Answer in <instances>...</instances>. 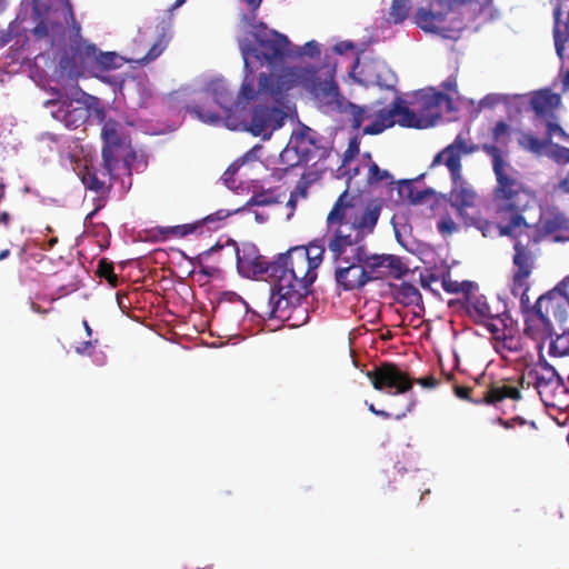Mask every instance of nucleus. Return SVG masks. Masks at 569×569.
<instances>
[{"instance_id": "1", "label": "nucleus", "mask_w": 569, "mask_h": 569, "mask_svg": "<svg viewBox=\"0 0 569 569\" xmlns=\"http://www.w3.org/2000/svg\"><path fill=\"white\" fill-rule=\"evenodd\" d=\"M481 150L491 157L496 186L492 190V209L497 221L482 217H468L467 226L475 227L485 238L507 237L512 241V270L510 292L519 298L522 312L530 303V298H523L522 263L527 261V246L533 238L528 231L526 213L536 204L535 192L520 179V174L502 157L501 150L495 144L485 143Z\"/></svg>"}, {"instance_id": "2", "label": "nucleus", "mask_w": 569, "mask_h": 569, "mask_svg": "<svg viewBox=\"0 0 569 569\" xmlns=\"http://www.w3.org/2000/svg\"><path fill=\"white\" fill-rule=\"evenodd\" d=\"M323 253V246L310 243L290 248L268 261L254 250L240 256L237 249V266L247 277L268 274L270 293L262 311L269 318L289 319L290 309L300 306L310 293Z\"/></svg>"}, {"instance_id": "3", "label": "nucleus", "mask_w": 569, "mask_h": 569, "mask_svg": "<svg viewBox=\"0 0 569 569\" xmlns=\"http://www.w3.org/2000/svg\"><path fill=\"white\" fill-rule=\"evenodd\" d=\"M568 289L569 276L521 312L523 335L533 340L539 350L549 340V355L552 357L569 356Z\"/></svg>"}, {"instance_id": "4", "label": "nucleus", "mask_w": 569, "mask_h": 569, "mask_svg": "<svg viewBox=\"0 0 569 569\" xmlns=\"http://www.w3.org/2000/svg\"><path fill=\"white\" fill-rule=\"evenodd\" d=\"M352 200L347 190L338 197L326 219L325 243L312 242L327 248L331 257L362 251V241L373 232L379 220L380 206L368 204L359 211Z\"/></svg>"}, {"instance_id": "5", "label": "nucleus", "mask_w": 569, "mask_h": 569, "mask_svg": "<svg viewBox=\"0 0 569 569\" xmlns=\"http://www.w3.org/2000/svg\"><path fill=\"white\" fill-rule=\"evenodd\" d=\"M289 88L282 77L261 72L258 79V89L256 90L259 93H257L254 100H260L264 103L270 102L272 106L263 103L254 106L250 121L243 122L246 130L256 137H267V131H269L268 136H270L272 131L281 128L287 117L283 107Z\"/></svg>"}, {"instance_id": "6", "label": "nucleus", "mask_w": 569, "mask_h": 569, "mask_svg": "<svg viewBox=\"0 0 569 569\" xmlns=\"http://www.w3.org/2000/svg\"><path fill=\"white\" fill-rule=\"evenodd\" d=\"M479 149L476 144H468L466 139L458 134L453 142L438 152L431 163V167L445 164L451 177L452 189L449 193V202L457 213L465 220L466 209L476 204L477 192L463 180L461 174V157L476 152Z\"/></svg>"}, {"instance_id": "7", "label": "nucleus", "mask_w": 569, "mask_h": 569, "mask_svg": "<svg viewBox=\"0 0 569 569\" xmlns=\"http://www.w3.org/2000/svg\"><path fill=\"white\" fill-rule=\"evenodd\" d=\"M528 232L533 237L528 242L527 253L528 259L522 263V289L523 298H530L528 292L530 290V278L536 268L537 257L540 252V243L548 236H555L556 241L565 239V234L569 233V218L561 212L550 213L546 219H539L537 222H529L527 220ZM521 232L527 230L521 229Z\"/></svg>"}, {"instance_id": "8", "label": "nucleus", "mask_w": 569, "mask_h": 569, "mask_svg": "<svg viewBox=\"0 0 569 569\" xmlns=\"http://www.w3.org/2000/svg\"><path fill=\"white\" fill-rule=\"evenodd\" d=\"M207 92L222 110L227 126L236 128L237 121L241 118L246 106L254 101L258 93L254 88L253 70L244 72L237 98H233L231 90L223 80L211 81Z\"/></svg>"}, {"instance_id": "9", "label": "nucleus", "mask_w": 569, "mask_h": 569, "mask_svg": "<svg viewBox=\"0 0 569 569\" xmlns=\"http://www.w3.org/2000/svg\"><path fill=\"white\" fill-rule=\"evenodd\" d=\"M252 34L258 44L257 48H252L250 44L240 46L244 72L252 70L248 58L250 54L270 66L280 64L284 61L290 52V41L284 34L268 29L262 22L253 26Z\"/></svg>"}, {"instance_id": "10", "label": "nucleus", "mask_w": 569, "mask_h": 569, "mask_svg": "<svg viewBox=\"0 0 569 569\" xmlns=\"http://www.w3.org/2000/svg\"><path fill=\"white\" fill-rule=\"evenodd\" d=\"M372 387L377 391L390 395H403L409 392L415 385V378L393 362H381L372 370L366 372Z\"/></svg>"}, {"instance_id": "11", "label": "nucleus", "mask_w": 569, "mask_h": 569, "mask_svg": "<svg viewBox=\"0 0 569 569\" xmlns=\"http://www.w3.org/2000/svg\"><path fill=\"white\" fill-rule=\"evenodd\" d=\"M121 124L113 120L107 119L102 126L101 137L103 139L102 158L103 168L109 176L117 170L121 164L128 166L127 156L128 150L120 131Z\"/></svg>"}, {"instance_id": "12", "label": "nucleus", "mask_w": 569, "mask_h": 569, "mask_svg": "<svg viewBox=\"0 0 569 569\" xmlns=\"http://www.w3.org/2000/svg\"><path fill=\"white\" fill-rule=\"evenodd\" d=\"M463 309L475 323L486 326L493 335L501 331V328L492 322L493 320H499L505 327L501 317L507 313L506 307L501 306L500 302L490 305L481 293L471 290L463 302Z\"/></svg>"}, {"instance_id": "13", "label": "nucleus", "mask_w": 569, "mask_h": 569, "mask_svg": "<svg viewBox=\"0 0 569 569\" xmlns=\"http://www.w3.org/2000/svg\"><path fill=\"white\" fill-rule=\"evenodd\" d=\"M362 251L346 252L341 257H331L337 264L335 280L338 287L346 291L363 288L369 282V276L361 266Z\"/></svg>"}, {"instance_id": "14", "label": "nucleus", "mask_w": 569, "mask_h": 569, "mask_svg": "<svg viewBox=\"0 0 569 569\" xmlns=\"http://www.w3.org/2000/svg\"><path fill=\"white\" fill-rule=\"evenodd\" d=\"M361 266L366 276H369V281L389 274L398 278L403 273V264L400 258L392 254L369 256L365 246H362Z\"/></svg>"}, {"instance_id": "15", "label": "nucleus", "mask_w": 569, "mask_h": 569, "mask_svg": "<svg viewBox=\"0 0 569 569\" xmlns=\"http://www.w3.org/2000/svg\"><path fill=\"white\" fill-rule=\"evenodd\" d=\"M47 107L51 108V116L61 122L67 129L73 130L82 126L89 119L90 112L80 101L61 100L47 101Z\"/></svg>"}, {"instance_id": "16", "label": "nucleus", "mask_w": 569, "mask_h": 569, "mask_svg": "<svg viewBox=\"0 0 569 569\" xmlns=\"http://www.w3.org/2000/svg\"><path fill=\"white\" fill-rule=\"evenodd\" d=\"M525 379L528 380V386L533 385L539 393L547 389L565 387V380L546 360H540L537 366L525 371L520 381L521 387H523Z\"/></svg>"}, {"instance_id": "17", "label": "nucleus", "mask_w": 569, "mask_h": 569, "mask_svg": "<svg viewBox=\"0 0 569 569\" xmlns=\"http://www.w3.org/2000/svg\"><path fill=\"white\" fill-rule=\"evenodd\" d=\"M418 112L425 127L435 126L442 118V106L446 104L447 110L452 109V99L443 92L433 91L423 94L419 101Z\"/></svg>"}, {"instance_id": "18", "label": "nucleus", "mask_w": 569, "mask_h": 569, "mask_svg": "<svg viewBox=\"0 0 569 569\" xmlns=\"http://www.w3.org/2000/svg\"><path fill=\"white\" fill-rule=\"evenodd\" d=\"M313 96L319 107L325 111H346V101L340 94L339 87L333 80H323L315 83Z\"/></svg>"}, {"instance_id": "19", "label": "nucleus", "mask_w": 569, "mask_h": 569, "mask_svg": "<svg viewBox=\"0 0 569 569\" xmlns=\"http://www.w3.org/2000/svg\"><path fill=\"white\" fill-rule=\"evenodd\" d=\"M289 146L299 156V160L305 162L315 159L322 149L317 132L308 127L295 132L290 138Z\"/></svg>"}, {"instance_id": "20", "label": "nucleus", "mask_w": 569, "mask_h": 569, "mask_svg": "<svg viewBox=\"0 0 569 569\" xmlns=\"http://www.w3.org/2000/svg\"><path fill=\"white\" fill-rule=\"evenodd\" d=\"M114 179L116 170L112 172V176H109L107 170L103 168V162L101 163L100 169H97L93 166H84L81 171V181L84 187L99 196L109 194Z\"/></svg>"}, {"instance_id": "21", "label": "nucleus", "mask_w": 569, "mask_h": 569, "mask_svg": "<svg viewBox=\"0 0 569 569\" xmlns=\"http://www.w3.org/2000/svg\"><path fill=\"white\" fill-rule=\"evenodd\" d=\"M506 399L519 401L522 399L521 390L518 386L508 382H492L481 397L476 400V405L486 403L497 406Z\"/></svg>"}, {"instance_id": "22", "label": "nucleus", "mask_w": 569, "mask_h": 569, "mask_svg": "<svg viewBox=\"0 0 569 569\" xmlns=\"http://www.w3.org/2000/svg\"><path fill=\"white\" fill-rule=\"evenodd\" d=\"M561 102L560 96L551 92L549 89L536 91L530 99V107L539 118H545L553 113V110Z\"/></svg>"}, {"instance_id": "23", "label": "nucleus", "mask_w": 569, "mask_h": 569, "mask_svg": "<svg viewBox=\"0 0 569 569\" xmlns=\"http://www.w3.org/2000/svg\"><path fill=\"white\" fill-rule=\"evenodd\" d=\"M83 53L87 58L94 59L96 69L99 71H109L120 67L118 60L120 59L116 52L99 51L94 44H86L83 49Z\"/></svg>"}, {"instance_id": "24", "label": "nucleus", "mask_w": 569, "mask_h": 569, "mask_svg": "<svg viewBox=\"0 0 569 569\" xmlns=\"http://www.w3.org/2000/svg\"><path fill=\"white\" fill-rule=\"evenodd\" d=\"M415 22L427 32L439 33L442 29L441 24L445 22V13L421 8L415 16Z\"/></svg>"}, {"instance_id": "25", "label": "nucleus", "mask_w": 569, "mask_h": 569, "mask_svg": "<svg viewBox=\"0 0 569 569\" xmlns=\"http://www.w3.org/2000/svg\"><path fill=\"white\" fill-rule=\"evenodd\" d=\"M395 106L399 111V113H397L396 123L407 128H426L419 112L416 113L408 107L403 106V100L401 98H397L395 100Z\"/></svg>"}, {"instance_id": "26", "label": "nucleus", "mask_w": 569, "mask_h": 569, "mask_svg": "<svg viewBox=\"0 0 569 569\" xmlns=\"http://www.w3.org/2000/svg\"><path fill=\"white\" fill-rule=\"evenodd\" d=\"M279 188H268L261 189L259 191H254L251 198L246 202V204L241 208L242 211L252 207V206H271L276 203H280L281 194L278 192Z\"/></svg>"}, {"instance_id": "27", "label": "nucleus", "mask_w": 569, "mask_h": 569, "mask_svg": "<svg viewBox=\"0 0 569 569\" xmlns=\"http://www.w3.org/2000/svg\"><path fill=\"white\" fill-rule=\"evenodd\" d=\"M345 108H346V111H348L350 114L351 127L355 130L360 129V127L365 120L373 119V116L376 114L375 109L371 106L360 107L352 102H347Z\"/></svg>"}, {"instance_id": "28", "label": "nucleus", "mask_w": 569, "mask_h": 569, "mask_svg": "<svg viewBox=\"0 0 569 569\" xmlns=\"http://www.w3.org/2000/svg\"><path fill=\"white\" fill-rule=\"evenodd\" d=\"M560 9L555 10V27L553 39L557 53L561 57L565 50V44L569 40V22L561 23Z\"/></svg>"}, {"instance_id": "29", "label": "nucleus", "mask_w": 569, "mask_h": 569, "mask_svg": "<svg viewBox=\"0 0 569 569\" xmlns=\"http://www.w3.org/2000/svg\"><path fill=\"white\" fill-rule=\"evenodd\" d=\"M222 248H223V246H221L220 243L217 242L214 246L202 251L194 258V263L198 264L200 273H202L203 276H206L208 278H213L219 273V269L217 267L207 266L203 263V261L207 258H209L211 254H213L214 252L221 250Z\"/></svg>"}, {"instance_id": "30", "label": "nucleus", "mask_w": 569, "mask_h": 569, "mask_svg": "<svg viewBox=\"0 0 569 569\" xmlns=\"http://www.w3.org/2000/svg\"><path fill=\"white\" fill-rule=\"evenodd\" d=\"M410 9V0H392L389 10V21L395 24L402 23L408 18Z\"/></svg>"}, {"instance_id": "31", "label": "nucleus", "mask_w": 569, "mask_h": 569, "mask_svg": "<svg viewBox=\"0 0 569 569\" xmlns=\"http://www.w3.org/2000/svg\"><path fill=\"white\" fill-rule=\"evenodd\" d=\"M442 288L448 293H463L465 299L475 289V284L471 281H462L459 282L457 280H452L450 274L443 276L442 278Z\"/></svg>"}, {"instance_id": "32", "label": "nucleus", "mask_w": 569, "mask_h": 569, "mask_svg": "<svg viewBox=\"0 0 569 569\" xmlns=\"http://www.w3.org/2000/svg\"><path fill=\"white\" fill-rule=\"evenodd\" d=\"M187 110L208 124H217L221 121V116L218 112L212 111L202 104L187 107Z\"/></svg>"}, {"instance_id": "33", "label": "nucleus", "mask_w": 569, "mask_h": 569, "mask_svg": "<svg viewBox=\"0 0 569 569\" xmlns=\"http://www.w3.org/2000/svg\"><path fill=\"white\" fill-rule=\"evenodd\" d=\"M201 228V222H193V223H186V224H178L173 227H163L160 229V232L164 236H173L177 238H183L186 236H189L191 233H194L198 229Z\"/></svg>"}, {"instance_id": "34", "label": "nucleus", "mask_w": 569, "mask_h": 569, "mask_svg": "<svg viewBox=\"0 0 569 569\" xmlns=\"http://www.w3.org/2000/svg\"><path fill=\"white\" fill-rule=\"evenodd\" d=\"M548 143L549 140L542 141L530 133L522 134V137L519 139V144L523 149L536 154L542 153Z\"/></svg>"}, {"instance_id": "35", "label": "nucleus", "mask_w": 569, "mask_h": 569, "mask_svg": "<svg viewBox=\"0 0 569 569\" xmlns=\"http://www.w3.org/2000/svg\"><path fill=\"white\" fill-rule=\"evenodd\" d=\"M113 263L106 258L99 260L97 274L108 281L111 287L118 286V277L113 271Z\"/></svg>"}, {"instance_id": "36", "label": "nucleus", "mask_w": 569, "mask_h": 569, "mask_svg": "<svg viewBox=\"0 0 569 569\" xmlns=\"http://www.w3.org/2000/svg\"><path fill=\"white\" fill-rule=\"evenodd\" d=\"M367 180L370 184L380 182L393 183L391 173L380 169L376 162H371L369 166Z\"/></svg>"}, {"instance_id": "37", "label": "nucleus", "mask_w": 569, "mask_h": 569, "mask_svg": "<svg viewBox=\"0 0 569 569\" xmlns=\"http://www.w3.org/2000/svg\"><path fill=\"white\" fill-rule=\"evenodd\" d=\"M399 296L407 305H418L422 299L418 288L408 282L400 286Z\"/></svg>"}, {"instance_id": "38", "label": "nucleus", "mask_w": 569, "mask_h": 569, "mask_svg": "<svg viewBox=\"0 0 569 569\" xmlns=\"http://www.w3.org/2000/svg\"><path fill=\"white\" fill-rule=\"evenodd\" d=\"M375 113L373 119L379 122H383V124H386V129H388L396 123L397 113H399V111L396 109L393 101L389 109L382 108L375 110Z\"/></svg>"}, {"instance_id": "39", "label": "nucleus", "mask_w": 569, "mask_h": 569, "mask_svg": "<svg viewBox=\"0 0 569 569\" xmlns=\"http://www.w3.org/2000/svg\"><path fill=\"white\" fill-rule=\"evenodd\" d=\"M240 211H242L241 208L234 209L232 211L220 209V210L216 211L214 213L208 214L203 219L198 220V222H201V228H202L204 224L220 222V221L227 219L228 217H230L231 214L238 213Z\"/></svg>"}, {"instance_id": "40", "label": "nucleus", "mask_w": 569, "mask_h": 569, "mask_svg": "<svg viewBox=\"0 0 569 569\" xmlns=\"http://www.w3.org/2000/svg\"><path fill=\"white\" fill-rule=\"evenodd\" d=\"M437 229L442 236H450L458 230V227L452 218L447 214L438 221Z\"/></svg>"}, {"instance_id": "41", "label": "nucleus", "mask_w": 569, "mask_h": 569, "mask_svg": "<svg viewBox=\"0 0 569 569\" xmlns=\"http://www.w3.org/2000/svg\"><path fill=\"white\" fill-rule=\"evenodd\" d=\"M416 188L413 180H401L398 182V193L401 200L408 201L410 203V200L413 194V189Z\"/></svg>"}, {"instance_id": "42", "label": "nucleus", "mask_w": 569, "mask_h": 569, "mask_svg": "<svg viewBox=\"0 0 569 569\" xmlns=\"http://www.w3.org/2000/svg\"><path fill=\"white\" fill-rule=\"evenodd\" d=\"M164 50V44L162 39L158 40L147 52V54L141 59L143 62H150L157 59Z\"/></svg>"}, {"instance_id": "43", "label": "nucleus", "mask_w": 569, "mask_h": 569, "mask_svg": "<svg viewBox=\"0 0 569 569\" xmlns=\"http://www.w3.org/2000/svg\"><path fill=\"white\" fill-rule=\"evenodd\" d=\"M553 160L558 163H569V148L556 144L552 152Z\"/></svg>"}, {"instance_id": "44", "label": "nucleus", "mask_w": 569, "mask_h": 569, "mask_svg": "<svg viewBox=\"0 0 569 569\" xmlns=\"http://www.w3.org/2000/svg\"><path fill=\"white\" fill-rule=\"evenodd\" d=\"M433 196V190L431 189H418L417 187L413 189V194L410 200L411 204H419L425 201V199Z\"/></svg>"}, {"instance_id": "45", "label": "nucleus", "mask_w": 569, "mask_h": 569, "mask_svg": "<svg viewBox=\"0 0 569 569\" xmlns=\"http://www.w3.org/2000/svg\"><path fill=\"white\" fill-rule=\"evenodd\" d=\"M473 391L475 389L470 387L459 385L453 386V392L459 399L476 403L475 401L477 399L471 398V393H473Z\"/></svg>"}, {"instance_id": "46", "label": "nucleus", "mask_w": 569, "mask_h": 569, "mask_svg": "<svg viewBox=\"0 0 569 569\" xmlns=\"http://www.w3.org/2000/svg\"><path fill=\"white\" fill-rule=\"evenodd\" d=\"M97 343V339L82 341L76 347V352L81 356H90L93 349L96 348Z\"/></svg>"}, {"instance_id": "47", "label": "nucleus", "mask_w": 569, "mask_h": 569, "mask_svg": "<svg viewBox=\"0 0 569 569\" xmlns=\"http://www.w3.org/2000/svg\"><path fill=\"white\" fill-rule=\"evenodd\" d=\"M62 2L64 4V10H66V13H64L66 23H71L77 30H80V26L76 20V16H74L70 0H62Z\"/></svg>"}, {"instance_id": "48", "label": "nucleus", "mask_w": 569, "mask_h": 569, "mask_svg": "<svg viewBox=\"0 0 569 569\" xmlns=\"http://www.w3.org/2000/svg\"><path fill=\"white\" fill-rule=\"evenodd\" d=\"M547 133L549 136L548 140L550 141V138L552 134H558L562 139L569 141V134L558 124L551 121L547 122Z\"/></svg>"}, {"instance_id": "49", "label": "nucleus", "mask_w": 569, "mask_h": 569, "mask_svg": "<svg viewBox=\"0 0 569 569\" xmlns=\"http://www.w3.org/2000/svg\"><path fill=\"white\" fill-rule=\"evenodd\" d=\"M385 130H386V124H383V122H379L373 119V121L370 124H368L363 128L362 133L373 136V134H379V133L383 132Z\"/></svg>"}, {"instance_id": "50", "label": "nucleus", "mask_w": 569, "mask_h": 569, "mask_svg": "<svg viewBox=\"0 0 569 569\" xmlns=\"http://www.w3.org/2000/svg\"><path fill=\"white\" fill-rule=\"evenodd\" d=\"M359 153V142L357 138H353L348 146V149L343 154V162L350 161Z\"/></svg>"}, {"instance_id": "51", "label": "nucleus", "mask_w": 569, "mask_h": 569, "mask_svg": "<svg viewBox=\"0 0 569 569\" xmlns=\"http://www.w3.org/2000/svg\"><path fill=\"white\" fill-rule=\"evenodd\" d=\"M509 131V126L505 121H498L492 129V138L495 141H499L500 138L507 134Z\"/></svg>"}, {"instance_id": "52", "label": "nucleus", "mask_w": 569, "mask_h": 569, "mask_svg": "<svg viewBox=\"0 0 569 569\" xmlns=\"http://www.w3.org/2000/svg\"><path fill=\"white\" fill-rule=\"evenodd\" d=\"M415 382L426 389H435L439 386V380L433 376H427L419 379H415Z\"/></svg>"}, {"instance_id": "53", "label": "nucleus", "mask_w": 569, "mask_h": 569, "mask_svg": "<svg viewBox=\"0 0 569 569\" xmlns=\"http://www.w3.org/2000/svg\"><path fill=\"white\" fill-rule=\"evenodd\" d=\"M243 166V160H236L232 162L228 169L224 171L223 177L224 181L228 183L229 179L238 172V170Z\"/></svg>"}, {"instance_id": "54", "label": "nucleus", "mask_w": 569, "mask_h": 569, "mask_svg": "<svg viewBox=\"0 0 569 569\" xmlns=\"http://www.w3.org/2000/svg\"><path fill=\"white\" fill-rule=\"evenodd\" d=\"M32 33H33L37 38H39V39L44 38V37H47V36L50 33V31H49V27H48V24H47L44 21H40V22H39V23L33 28Z\"/></svg>"}, {"instance_id": "55", "label": "nucleus", "mask_w": 569, "mask_h": 569, "mask_svg": "<svg viewBox=\"0 0 569 569\" xmlns=\"http://www.w3.org/2000/svg\"><path fill=\"white\" fill-rule=\"evenodd\" d=\"M305 53L309 57H318L320 54L319 44L317 41L311 40L305 44Z\"/></svg>"}, {"instance_id": "56", "label": "nucleus", "mask_w": 569, "mask_h": 569, "mask_svg": "<svg viewBox=\"0 0 569 569\" xmlns=\"http://www.w3.org/2000/svg\"><path fill=\"white\" fill-rule=\"evenodd\" d=\"M441 88L449 92H457L458 84L456 77L451 76L447 80H445L441 83Z\"/></svg>"}, {"instance_id": "57", "label": "nucleus", "mask_w": 569, "mask_h": 569, "mask_svg": "<svg viewBox=\"0 0 569 569\" xmlns=\"http://www.w3.org/2000/svg\"><path fill=\"white\" fill-rule=\"evenodd\" d=\"M416 405H417V399H416L415 397H411V398L409 399V402H408V405H407L406 409H405L402 412L397 413V415L395 416V419H396V420H401V419H403V418L407 416V413L411 412V411L415 409Z\"/></svg>"}, {"instance_id": "58", "label": "nucleus", "mask_w": 569, "mask_h": 569, "mask_svg": "<svg viewBox=\"0 0 569 569\" xmlns=\"http://www.w3.org/2000/svg\"><path fill=\"white\" fill-rule=\"evenodd\" d=\"M260 147L259 146H256L253 148H251L249 151H247L242 157H240L238 160H243V164L249 161V160H252V159H256L257 156H256V152L257 150L259 149Z\"/></svg>"}, {"instance_id": "59", "label": "nucleus", "mask_w": 569, "mask_h": 569, "mask_svg": "<svg viewBox=\"0 0 569 569\" xmlns=\"http://www.w3.org/2000/svg\"><path fill=\"white\" fill-rule=\"evenodd\" d=\"M251 11H256L260 8L263 0H242Z\"/></svg>"}, {"instance_id": "60", "label": "nucleus", "mask_w": 569, "mask_h": 569, "mask_svg": "<svg viewBox=\"0 0 569 569\" xmlns=\"http://www.w3.org/2000/svg\"><path fill=\"white\" fill-rule=\"evenodd\" d=\"M353 44L351 42H341L335 47V50L339 53H342L343 51L348 49H352Z\"/></svg>"}, {"instance_id": "61", "label": "nucleus", "mask_w": 569, "mask_h": 569, "mask_svg": "<svg viewBox=\"0 0 569 569\" xmlns=\"http://www.w3.org/2000/svg\"><path fill=\"white\" fill-rule=\"evenodd\" d=\"M498 423L501 425L503 428L506 429H510V428H513L516 422H515V419L511 418V419H508V420H505L502 418H498Z\"/></svg>"}, {"instance_id": "62", "label": "nucleus", "mask_w": 569, "mask_h": 569, "mask_svg": "<svg viewBox=\"0 0 569 569\" xmlns=\"http://www.w3.org/2000/svg\"><path fill=\"white\" fill-rule=\"evenodd\" d=\"M559 187L566 193H569V171L566 177L559 182Z\"/></svg>"}, {"instance_id": "63", "label": "nucleus", "mask_w": 569, "mask_h": 569, "mask_svg": "<svg viewBox=\"0 0 569 569\" xmlns=\"http://www.w3.org/2000/svg\"><path fill=\"white\" fill-rule=\"evenodd\" d=\"M11 221V216L9 212L7 211H3L1 212L0 214V223L3 224V226H8Z\"/></svg>"}, {"instance_id": "64", "label": "nucleus", "mask_w": 569, "mask_h": 569, "mask_svg": "<svg viewBox=\"0 0 569 569\" xmlns=\"http://www.w3.org/2000/svg\"><path fill=\"white\" fill-rule=\"evenodd\" d=\"M296 204H297V196H296V191H293L290 194L287 206L290 207L291 209H295Z\"/></svg>"}]
</instances>
